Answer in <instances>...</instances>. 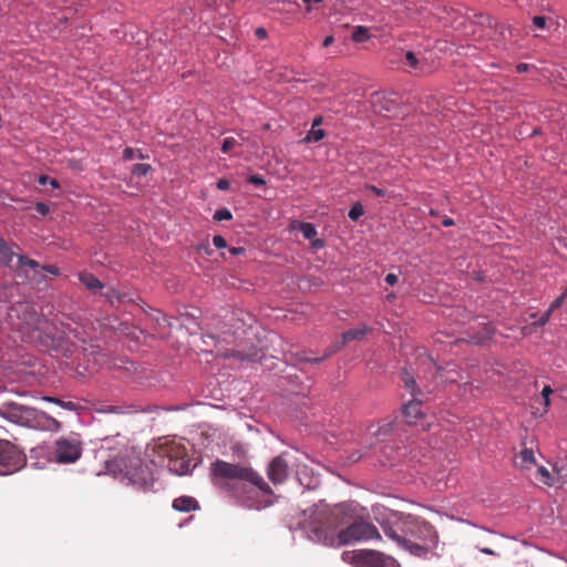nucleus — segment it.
I'll use <instances>...</instances> for the list:
<instances>
[{"mask_svg":"<svg viewBox=\"0 0 567 567\" xmlns=\"http://www.w3.org/2000/svg\"><path fill=\"white\" fill-rule=\"evenodd\" d=\"M210 475L216 486L231 492L247 507H260V505H255L252 502V491L248 489L247 486L255 487L264 495H274L269 484L249 465L216 460L210 465Z\"/></svg>","mask_w":567,"mask_h":567,"instance_id":"f257e3e1","label":"nucleus"},{"mask_svg":"<svg viewBox=\"0 0 567 567\" xmlns=\"http://www.w3.org/2000/svg\"><path fill=\"white\" fill-rule=\"evenodd\" d=\"M312 519L316 526L313 533L319 540L327 542L331 532L339 525L347 523L349 517H353L352 509L349 505L339 504L333 507L328 505L316 506Z\"/></svg>","mask_w":567,"mask_h":567,"instance_id":"f03ea898","label":"nucleus"},{"mask_svg":"<svg viewBox=\"0 0 567 567\" xmlns=\"http://www.w3.org/2000/svg\"><path fill=\"white\" fill-rule=\"evenodd\" d=\"M380 533L377 527L363 519H357L349 526L338 532L336 539L331 537V545L347 546L357 542H367L370 539H380Z\"/></svg>","mask_w":567,"mask_h":567,"instance_id":"7ed1b4c3","label":"nucleus"},{"mask_svg":"<svg viewBox=\"0 0 567 567\" xmlns=\"http://www.w3.org/2000/svg\"><path fill=\"white\" fill-rule=\"evenodd\" d=\"M416 519L417 516L414 515L391 512L389 516L380 523V525L386 537L400 543L408 539V536L412 537Z\"/></svg>","mask_w":567,"mask_h":567,"instance_id":"20e7f679","label":"nucleus"},{"mask_svg":"<svg viewBox=\"0 0 567 567\" xmlns=\"http://www.w3.org/2000/svg\"><path fill=\"white\" fill-rule=\"evenodd\" d=\"M158 454L167 460V468L177 475H184L190 471L192 460L184 444L174 440L158 445Z\"/></svg>","mask_w":567,"mask_h":567,"instance_id":"39448f33","label":"nucleus"},{"mask_svg":"<svg viewBox=\"0 0 567 567\" xmlns=\"http://www.w3.org/2000/svg\"><path fill=\"white\" fill-rule=\"evenodd\" d=\"M0 261L17 271L19 276H24L25 279H35L40 268L38 261L16 254L1 237Z\"/></svg>","mask_w":567,"mask_h":567,"instance_id":"423d86ee","label":"nucleus"},{"mask_svg":"<svg viewBox=\"0 0 567 567\" xmlns=\"http://www.w3.org/2000/svg\"><path fill=\"white\" fill-rule=\"evenodd\" d=\"M342 559L354 567H401L393 557L373 549L348 550Z\"/></svg>","mask_w":567,"mask_h":567,"instance_id":"0eeeda50","label":"nucleus"},{"mask_svg":"<svg viewBox=\"0 0 567 567\" xmlns=\"http://www.w3.org/2000/svg\"><path fill=\"white\" fill-rule=\"evenodd\" d=\"M27 464L25 454L8 440H0V475H11Z\"/></svg>","mask_w":567,"mask_h":567,"instance_id":"6e6552de","label":"nucleus"},{"mask_svg":"<svg viewBox=\"0 0 567 567\" xmlns=\"http://www.w3.org/2000/svg\"><path fill=\"white\" fill-rule=\"evenodd\" d=\"M402 381L406 390H409L413 396V399L403 406L402 413L405 421L409 424H413L419 417L423 416L421 410L422 401L416 398V395L421 394V390L416 388L415 380L408 370L402 372Z\"/></svg>","mask_w":567,"mask_h":567,"instance_id":"1a4fd4ad","label":"nucleus"},{"mask_svg":"<svg viewBox=\"0 0 567 567\" xmlns=\"http://www.w3.org/2000/svg\"><path fill=\"white\" fill-rule=\"evenodd\" d=\"M82 454V443L78 437H61L55 441L54 457L58 463H73Z\"/></svg>","mask_w":567,"mask_h":567,"instance_id":"9d476101","label":"nucleus"},{"mask_svg":"<svg viewBox=\"0 0 567 567\" xmlns=\"http://www.w3.org/2000/svg\"><path fill=\"white\" fill-rule=\"evenodd\" d=\"M126 477L128 481L142 489L150 488L154 483V475L148 464L143 463L140 458L131 461L126 470Z\"/></svg>","mask_w":567,"mask_h":567,"instance_id":"9b49d317","label":"nucleus"},{"mask_svg":"<svg viewBox=\"0 0 567 567\" xmlns=\"http://www.w3.org/2000/svg\"><path fill=\"white\" fill-rule=\"evenodd\" d=\"M369 331H370V329L365 324H362L361 327L355 328V329H350L341 334V342L336 343L333 347H331L329 350H327L326 353L321 358L310 359V358H306V357H300L298 360L300 362L319 363L322 360H324V359L329 358L330 355H332L333 353H336L341 347L346 346L347 343H349L353 340H362L369 333Z\"/></svg>","mask_w":567,"mask_h":567,"instance_id":"f8f14e48","label":"nucleus"},{"mask_svg":"<svg viewBox=\"0 0 567 567\" xmlns=\"http://www.w3.org/2000/svg\"><path fill=\"white\" fill-rule=\"evenodd\" d=\"M0 413L10 422L27 425L35 417L37 410L18 403H8Z\"/></svg>","mask_w":567,"mask_h":567,"instance_id":"ddd939ff","label":"nucleus"},{"mask_svg":"<svg viewBox=\"0 0 567 567\" xmlns=\"http://www.w3.org/2000/svg\"><path fill=\"white\" fill-rule=\"evenodd\" d=\"M287 455V453H282L274 457L267 467V476L275 485L282 484L289 476Z\"/></svg>","mask_w":567,"mask_h":567,"instance_id":"4468645a","label":"nucleus"},{"mask_svg":"<svg viewBox=\"0 0 567 567\" xmlns=\"http://www.w3.org/2000/svg\"><path fill=\"white\" fill-rule=\"evenodd\" d=\"M412 537L420 540H427L432 544H435L437 540V534L434 527L420 517H417L416 524L414 525Z\"/></svg>","mask_w":567,"mask_h":567,"instance_id":"2eb2a0df","label":"nucleus"},{"mask_svg":"<svg viewBox=\"0 0 567 567\" xmlns=\"http://www.w3.org/2000/svg\"><path fill=\"white\" fill-rule=\"evenodd\" d=\"M172 506L175 511L184 513L199 508L198 502L192 496H179L173 501Z\"/></svg>","mask_w":567,"mask_h":567,"instance_id":"dca6fc26","label":"nucleus"},{"mask_svg":"<svg viewBox=\"0 0 567 567\" xmlns=\"http://www.w3.org/2000/svg\"><path fill=\"white\" fill-rule=\"evenodd\" d=\"M398 545L403 547L404 549H406L412 555H415V556H419V557L425 556L427 554V551H429L426 546L413 543L410 539H405L404 542H400V543H398Z\"/></svg>","mask_w":567,"mask_h":567,"instance_id":"f3484780","label":"nucleus"},{"mask_svg":"<svg viewBox=\"0 0 567 567\" xmlns=\"http://www.w3.org/2000/svg\"><path fill=\"white\" fill-rule=\"evenodd\" d=\"M79 279L89 290L92 291L99 290L103 287V284L92 274H80Z\"/></svg>","mask_w":567,"mask_h":567,"instance_id":"a211bd4d","label":"nucleus"},{"mask_svg":"<svg viewBox=\"0 0 567 567\" xmlns=\"http://www.w3.org/2000/svg\"><path fill=\"white\" fill-rule=\"evenodd\" d=\"M42 400L58 404L59 406H61L65 410H69V411H76L80 409V405L73 401H63V400H61L59 398H54V396H43Z\"/></svg>","mask_w":567,"mask_h":567,"instance_id":"6ab92c4d","label":"nucleus"},{"mask_svg":"<svg viewBox=\"0 0 567 567\" xmlns=\"http://www.w3.org/2000/svg\"><path fill=\"white\" fill-rule=\"evenodd\" d=\"M405 61H406V64L416 73L424 72L423 63L416 58V55L412 51H408L405 53Z\"/></svg>","mask_w":567,"mask_h":567,"instance_id":"aec40b11","label":"nucleus"},{"mask_svg":"<svg viewBox=\"0 0 567 567\" xmlns=\"http://www.w3.org/2000/svg\"><path fill=\"white\" fill-rule=\"evenodd\" d=\"M221 357L224 359L234 358V359H237L240 361H246V360H252L256 357V353H245V352H241L238 350H226L225 352L221 353Z\"/></svg>","mask_w":567,"mask_h":567,"instance_id":"412c9836","label":"nucleus"},{"mask_svg":"<svg viewBox=\"0 0 567 567\" xmlns=\"http://www.w3.org/2000/svg\"><path fill=\"white\" fill-rule=\"evenodd\" d=\"M520 464L524 467H529L530 465L535 464V456L532 449H523L519 453Z\"/></svg>","mask_w":567,"mask_h":567,"instance_id":"4be33fe9","label":"nucleus"},{"mask_svg":"<svg viewBox=\"0 0 567 567\" xmlns=\"http://www.w3.org/2000/svg\"><path fill=\"white\" fill-rule=\"evenodd\" d=\"M370 38L369 35V29L365 27H357L355 30L352 33V40L357 43H361L367 41Z\"/></svg>","mask_w":567,"mask_h":567,"instance_id":"5701e85b","label":"nucleus"},{"mask_svg":"<svg viewBox=\"0 0 567 567\" xmlns=\"http://www.w3.org/2000/svg\"><path fill=\"white\" fill-rule=\"evenodd\" d=\"M326 133L321 128L311 127V130L308 132L307 136L305 137L306 143L311 142H319L324 137Z\"/></svg>","mask_w":567,"mask_h":567,"instance_id":"b1692460","label":"nucleus"},{"mask_svg":"<svg viewBox=\"0 0 567 567\" xmlns=\"http://www.w3.org/2000/svg\"><path fill=\"white\" fill-rule=\"evenodd\" d=\"M299 230L306 239H312L317 235L316 227L310 223H300Z\"/></svg>","mask_w":567,"mask_h":567,"instance_id":"393cba45","label":"nucleus"},{"mask_svg":"<svg viewBox=\"0 0 567 567\" xmlns=\"http://www.w3.org/2000/svg\"><path fill=\"white\" fill-rule=\"evenodd\" d=\"M537 474L539 476V481L548 486H553L554 482L550 475V472L545 466H539L537 470Z\"/></svg>","mask_w":567,"mask_h":567,"instance_id":"a878e982","label":"nucleus"},{"mask_svg":"<svg viewBox=\"0 0 567 567\" xmlns=\"http://www.w3.org/2000/svg\"><path fill=\"white\" fill-rule=\"evenodd\" d=\"M349 218L358 220L363 215V207L360 203H355L349 210Z\"/></svg>","mask_w":567,"mask_h":567,"instance_id":"bb28decb","label":"nucleus"},{"mask_svg":"<svg viewBox=\"0 0 567 567\" xmlns=\"http://www.w3.org/2000/svg\"><path fill=\"white\" fill-rule=\"evenodd\" d=\"M233 218V215L229 209L221 208L215 212L214 219L216 221H223V220H230Z\"/></svg>","mask_w":567,"mask_h":567,"instance_id":"cd10ccee","label":"nucleus"},{"mask_svg":"<svg viewBox=\"0 0 567 567\" xmlns=\"http://www.w3.org/2000/svg\"><path fill=\"white\" fill-rule=\"evenodd\" d=\"M151 171V165L148 164H135L132 168V173L135 176H145Z\"/></svg>","mask_w":567,"mask_h":567,"instance_id":"c85d7f7f","label":"nucleus"},{"mask_svg":"<svg viewBox=\"0 0 567 567\" xmlns=\"http://www.w3.org/2000/svg\"><path fill=\"white\" fill-rule=\"evenodd\" d=\"M566 298H567V288L564 290V292L559 297H557L551 302V305L549 306V312H554L555 310L560 308L563 306V303H564Z\"/></svg>","mask_w":567,"mask_h":567,"instance_id":"c756f323","label":"nucleus"},{"mask_svg":"<svg viewBox=\"0 0 567 567\" xmlns=\"http://www.w3.org/2000/svg\"><path fill=\"white\" fill-rule=\"evenodd\" d=\"M236 145H238V142L234 137H226L223 141L221 144V151L223 153H229Z\"/></svg>","mask_w":567,"mask_h":567,"instance_id":"7c9ffc66","label":"nucleus"},{"mask_svg":"<svg viewBox=\"0 0 567 567\" xmlns=\"http://www.w3.org/2000/svg\"><path fill=\"white\" fill-rule=\"evenodd\" d=\"M553 393V390L549 385H545L543 391H542V396L544 399V405H545V411H547L548 406L550 405V394Z\"/></svg>","mask_w":567,"mask_h":567,"instance_id":"2f4dec72","label":"nucleus"},{"mask_svg":"<svg viewBox=\"0 0 567 567\" xmlns=\"http://www.w3.org/2000/svg\"><path fill=\"white\" fill-rule=\"evenodd\" d=\"M381 100H382V97H381L380 95H378V94H377V95L374 96V99H373V105H374V107H375V111H377V112H379V113H382L383 111H386V112L391 111V107H390V104H391V103H390V102H388V101L385 102V103H386V106H381V107H379V109H378V103H381Z\"/></svg>","mask_w":567,"mask_h":567,"instance_id":"473e14b6","label":"nucleus"},{"mask_svg":"<svg viewBox=\"0 0 567 567\" xmlns=\"http://www.w3.org/2000/svg\"><path fill=\"white\" fill-rule=\"evenodd\" d=\"M553 312H549V308L542 315V317L534 324L537 327H544L550 319Z\"/></svg>","mask_w":567,"mask_h":567,"instance_id":"72a5a7b5","label":"nucleus"},{"mask_svg":"<svg viewBox=\"0 0 567 567\" xmlns=\"http://www.w3.org/2000/svg\"><path fill=\"white\" fill-rule=\"evenodd\" d=\"M247 182L254 185H265L266 181L261 175H250Z\"/></svg>","mask_w":567,"mask_h":567,"instance_id":"f704fd0d","label":"nucleus"},{"mask_svg":"<svg viewBox=\"0 0 567 567\" xmlns=\"http://www.w3.org/2000/svg\"><path fill=\"white\" fill-rule=\"evenodd\" d=\"M213 244L218 249L225 248L227 246L225 238L219 235L213 237Z\"/></svg>","mask_w":567,"mask_h":567,"instance_id":"c9c22d12","label":"nucleus"},{"mask_svg":"<svg viewBox=\"0 0 567 567\" xmlns=\"http://www.w3.org/2000/svg\"><path fill=\"white\" fill-rule=\"evenodd\" d=\"M533 23L538 29H544L546 25V18L542 16H536L533 18Z\"/></svg>","mask_w":567,"mask_h":567,"instance_id":"e433bc0d","label":"nucleus"},{"mask_svg":"<svg viewBox=\"0 0 567 567\" xmlns=\"http://www.w3.org/2000/svg\"><path fill=\"white\" fill-rule=\"evenodd\" d=\"M34 208L39 214H41L43 216L49 214V210H50L49 206L44 203H37Z\"/></svg>","mask_w":567,"mask_h":567,"instance_id":"4c0bfd02","label":"nucleus"},{"mask_svg":"<svg viewBox=\"0 0 567 567\" xmlns=\"http://www.w3.org/2000/svg\"><path fill=\"white\" fill-rule=\"evenodd\" d=\"M41 269L43 271L49 272L52 276H59L60 275L59 268H56L55 266H52V265L43 266Z\"/></svg>","mask_w":567,"mask_h":567,"instance_id":"58836bf2","label":"nucleus"},{"mask_svg":"<svg viewBox=\"0 0 567 567\" xmlns=\"http://www.w3.org/2000/svg\"><path fill=\"white\" fill-rule=\"evenodd\" d=\"M365 188L368 190L372 192L377 196H384L385 195V190L384 189L379 188V187H377L374 185H368Z\"/></svg>","mask_w":567,"mask_h":567,"instance_id":"ea45409f","label":"nucleus"},{"mask_svg":"<svg viewBox=\"0 0 567 567\" xmlns=\"http://www.w3.org/2000/svg\"><path fill=\"white\" fill-rule=\"evenodd\" d=\"M135 156V151L132 147H126L123 151V158L126 161H132Z\"/></svg>","mask_w":567,"mask_h":567,"instance_id":"a19ab883","label":"nucleus"},{"mask_svg":"<svg viewBox=\"0 0 567 567\" xmlns=\"http://www.w3.org/2000/svg\"><path fill=\"white\" fill-rule=\"evenodd\" d=\"M229 187H230V183L225 178H220L217 182V188L220 190H227Z\"/></svg>","mask_w":567,"mask_h":567,"instance_id":"79ce46f5","label":"nucleus"},{"mask_svg":"<svg viewBox=\"0 0 567 567\" xmlns=\"http://www.w3.org/2000/svg\"><path fill=\"white\" fill-rule=\"evenodd\" d=\"M384 280L388 285L393 286L398 282V276L395 274H388Z\"/></svg>","mask_w":567,"mask_h":567,"instance_id":"37998d69","label":"nucleus"},{"mask_svg":"<svg viewBox=\"0 0 567 567\" xmlns=\"http://www.w3.org/2000/svg\"><path fill=\"white\" fill-rule=\"evenodd\" d=\"M334 39L332 35H328L324 38L323 42H322V47L324 48H328L329 45H331L333 43Z\"/></svg>","mask_w":567,"mask_h":567,"instance_id":"c03bdc74","label":"nucleus"},{"mask_svg":"<svg viewBox=\"0 0 567 567\" xmlns=\"http://www.w3.org/2000/svg\"><path fill=\"white\" fill-rule=\"evenodd\" d=\"M230 254L234 256L240 255L245 251L243 247H233L229 249Z\"/></svg>","mask_w":567,"mask_h":567,"instance_id":"a18cd8bd","label":"nucleus"},{"mask_svg":"<svg viewBox=\"0 0 567 567\" xmlns=\"http://www.w3.org/2000/svg\"><path fill=\"white\" fill-rule=\"evenodd\" d=\"M480 551H482L483 554H486V555H493V556L496 555V553L488 547H482V548H480Z\"/></svg>","mask_w":567,"mask_h":567,"instance_id":"49530a36","label":"nucleus"},{"mask_svg":"<svg viewBox=\"0 0 567 567\" xmlns=\"http://www.w3.org/2000/svg\"><path fill=\"white\" fill-rule=\"evenodd\" d=\"M442 224L443 226L445 227H450V226H453L454 225V221L453 219L449 218V217H445L443 220H442Z\"/></svg>","mask_w":567,"mask_h":567,"instance_id":"de8ad7c7","label":"nucleus"},{"mask_svg":"<svg viewBox=\"0 0 567 567\" xmlns=\"http://www.w3.org/2000/svg\"><path fill=\"white\" fill-rule=\"evenodd\" d=\"M256 34H257L259 38H265V37H266V30H265V29H262V28H259V29H257Z\"/></svg>","mask_w":567,"mask_h":567,"instance_id":"09e8293b","label":"nucleus"},{"mask_svg":"<svg viewBox=\"0 0 567 567\" xmlns=\"http://www.w3.org/2000/svg\"><path fill=\"white\" fill-rule=\"evenodd\" d=\"M312 246H313L315 248H322V247H323V241H322V240L317 239V240H315V241L312 243Z\"/></svg>","mask_w":567,"mask_h":567,"instance_id":"8fccbe9b","label":"nucleus"},{"mask_svg":"<svg viewBox=\"0 0 567 567\" xmlns=\"http://www.w3.org/2000/svg\"><path fill=\"white\" fill-rule=\"evenodd\" d=\"M321 122H322V118H321V117H316V118L313 120V123H312V126H311V127H317V126H319V125L321 124Z\"/></svg>","mask_w":567,"mask_h":567,"instance_id":"3c124183","label":"nucleus"},{"mask_svg":"<svg viewBox=\"0 0 567 567\" xmlns=\"http://www.w3.org/2000/svg\"><path fill=\"white\" fill-rule=\"evenodd\" d=\"M527 70V64H524V63H520L517 65V71L518 72H524Z\"/></svg>","mask_w":567,"mask_h":567,"instance_id":"603ef678","label":"nucleus"},{"mask_svg":"<svg viewBox=\"0 0 567 567\" xmlns=\"http://www.w3.org/2000/svg\"><path fill=\"white\" fill-rule=\"evenodd\" d=\"M48 178H49L48 176L42 175V176L39 178V183H40L41 185H44V184L47 183Z\"/></svg>","mask_w":567,"mask_h":567,"instance_id":"864d4df0","label":"nucleus"},{"mask_svg":"<svg viewBox=\"0 0 567 567\" xmlns=\"http://www.w3.org/2000/svg\"><path fill=\"white\" fill-rule=\"evenodd\" d=\"M50 421L54 424L56 430L60 429L61 425H60V423L55 419L51 417Z\"/></svg>","mask_w":567,"mask_h":567,"instance_id":"5fc2aeb1","label":"nucleus"},{"mask_svg":"<svg viewBox=\"0 0 567 567\" xmlns=\"http://www.w3.org/2000/svg\"><path fill=\"white\" fill-rule=\"evenodd\" d=\"M198 249H205L207 254H209V246L208 245H202L198 247Z\"/></svg>","mask_w":567,"mask_h":567,"instance_id":"6e6d98bb","label":"nucleus"},{"mask_svg":"<svg viewBox=\"0 0 567 567\" xmlns=\"http://www.w3.org/2000/svg\"><path fill=\"white\" fill-rule=\"evenodd\" d=\"M50 184H51L53 187H55V188H58V187H59V184H58V182H56L55 179H51V181H50Z\"/></svg>","mask_w":567,"mask_h":567,"instance_id":"4d7b16f0","label":"nucleus"},{"mask_svg":"<svg viewBox=\"0 0 567 567\" xmlns=\"http://www.w3.org/2000/svg\"><path fill=\"white\" fill-rule=\"evenodd\" d=\"M447 380H449L450 382H454V381H456L454 378H449Z\"/></svg>","mask_w":567,"mask_h":567,"instance_id":"13d9d810","label":"nucleus"},{"mask_svg":"<svg viewBox=\"0 0 567 567\" xmlns=\"http://www.w3.org/2000/svg\"><path fill=\"white\" fill-rule=\"evenodd\" d=\"M305 3H310L312 0H302Z\"/></svg>","mask_w":567,"mask_h":567,"instance_id":"bf43d9fd","label":"nucleus"},{"mask_svg":"<svg viewBox=\"0 0 567 567\" xmlns=\"http://www.w3.org/2000/svg\"><path fill=\"white\" fill-rule=\"evenodd\" d=\"M312 1L319 3V2H322L323 0H312Z\"/></svg>","mask_w":567,"mask_h":567,"instance_id":"052dcab7","label":"nucleus"}]
</instances>
